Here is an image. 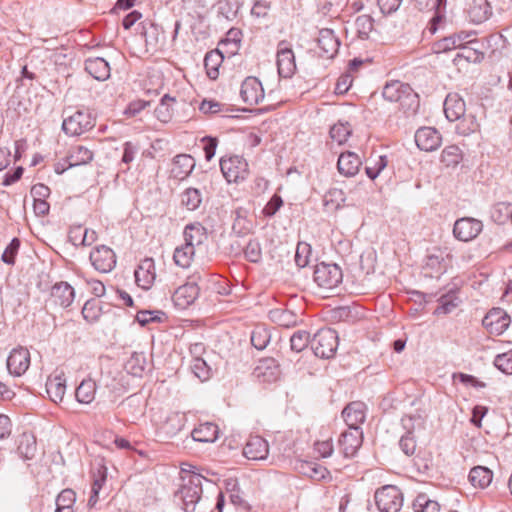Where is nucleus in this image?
Here are the masks:
<instances>
[{"mask_svg": "<svg viewBox=\"0 0 512 512\" xmlns=\"http://www.w3.org/2000/svg\"><path fill=\"white\" fill-rule=\"evenodd\" d=\"M204 477L198 473H188L182 477L183 484L175 493V498L182 503L185 512H194L196 504L202 494V480Z\"/></svg>", "mask_w": 512, "mask_h": 512, "instance_id": "1", "label": "nucleus"}, {"mask_svg": "<svg viewBox=\"0 0 512 512\" xmlns=\"http://www.w3.org/2000/svg\"><path fill=\"white\" fill-rule=\"evenodd\" d=\"M338 347V335L334 329H319L311 339V349L316 357L332 358Z\"/></svg>", "mask_w": 512, "mask_h": 512, "instance_id": "2", "label": "nucleus"}, {"mask_svg": "<svg viewBox=\"0 0 512 512\" xmlns=\"http://www.w3.org/2000/svg\"><path fill=\"white\" fill-rule=\"evenodd\" d=\"M376 506L380 512H399L403 506V493L395 485H385L374 494Z\"/></svg>", "mask_w": 512, "mask_h": 512, "instance_id": "3", "label": "nucleus"}, {"mask_svg": "<svg viewBox=\"0 0 512 512\" xmlns=\"http://www.w3.org/2000/svg\"><path fill=\"white\" fill-rule=\"evenodd\" d=\"M313 279L320 288L331 290L342 282L343 273L337 264L321 262L315 266Z\"/></svg>", "mask_w": 512, "mask_h": 512, "instance_id": "4", "label": "nucleus"}, {"mask_svg": "<svg viewBox=\"0 0 512 512\" xmlns=\"http://www.w3.org/2000/svg\"><path fill=\"white\" fill-rule=\"evenodd\" d=\"M95 126V118L88 110H77L64 118L63 131L71 136L80 135Z\"/></svg>", "mask_w": 512, "mask_h": 512, "instance_id": "5", "label": "nucleus"}, {"mask_svg": "<svg viewBox=\"0 0 512 512\" xmlns=\"http://www.w3.org/2000/svg\"><path fill=\"white\" fill-rule=\"evenodd\" d=\"M220 169L229 183H238L247 178L249 170L248 163L241 156L222 157Z\"/></svg>", "mask_w": 512, "mask_h": 512, "instance_id": "6", "label": "nucleus"}, {"mask_svg": "<svg viewBox=\"0 0 512 512\" xmlns=\"http://www.w3.org/2000/svg\"><path fill=\"white\" fill-rule=\"evenodd\" d=\"M449 254L440 248H434L429 252L423 262L422 270L425 277L439 278L449 265Z\"/></svg>", "mask_w": 512, "mask_h": 512, "instance_id": "7", "label": "nucleus"}, {"mask_svg": "<svg viewBox=\"0 0 512 512\" xmlns=\"http://www.w3.org/2000/svg\"><path fill=\"white\" fill-rule=\"evenodd\" d=\"M277 69L279 76L283 78H290L296 70L295 55L291 45L282 40L277 45Z\"/></svg>", "mask_w": 512, "mask_h": 512, "instance_id": "8", "label": "nucleus"}, {"mask_svg": "<svg viewBox=\"0 0 512 512\" xmlns=\"http://www.w3.org/2000/svg\"><path fill=\"white\" fill-rule=\"evenodd\" d=\"M483 229L480 220L464 217L456 220L453 227V234L456 239L468 242L476 238Z\"/></svg>", "mask_w": 512, "mask_h": 512, "instance_id": "9", "label": "nucleus"}, {"mask_svg": "<svg viewBox=\"0 0 512 512\" xmlns=\"http://www.w3.org/2000/svg\"><path fill=\"white\" fill-rule=\"evenodd\" d=\"M510 316L501 308L491 309L483 318L482 324L491 334L501 335L510 325Z\"/></svg>", "mask_w": 512, "mask_h": 512, "instance_id": "10", "label": "nucleus"}, {"mask_svg": "<svg viewBox=\"0 0 512 512\" xmlns=\"http://www.w3.org/2000/svg\"><path fill=\"white\" fill-rule=\"evenodd\" d=\"M362 441V430L360 428H349V430L343 432L339 438L341 453L346 458L355 456L362 445Z\"/></svg>", "mask_w": 512, "mask_h": 512, "instance_id": "11", "label": "nucleus"}, {"mask_svg": "<svg viewBox=\"0 0 512 512\" xmlns=\"http://www.w3.org/2000/svg\"><path fill=\"white\" fill-rule=\"evenodd\" d=\"M90 261L93 267L102 273L110 272L116 264V256L112 249L107 246L96 247L90 253Z\"/></svg>", "mask_w": 512, "mask_h": 512, "instance_id": "12", "label": "nucleus"}, {"mask_svg": "<svg viewBox=\"0 0 512 512\" xmlns=\"http://www.w3.org/2000/svg\"><path fill=\"white\" fill-rule=\"evenodd\" d=\"M280 365L274 358L261 359L254 368L253 376L261 382L273 383L280 378Z\"/></svg>", "mask_w": 512, "mask_h": 512, "instance_id": "13", "label": "nucleus"}, {"mask_svg": "<svg viewBox=\"0 0 512 512\" xmlns=\"http://www.w3.org/2000/svg\"><path fill=\"white\" fill-rule=\"evenodd\" d=\"M240 96L244 103L257 105L264 98V89L258 78L249 76L242 82Z\"/></svg>", "mask_w": 512, "mask_h": 512, "instance_id": "14", "label": "nucleus"}, {"mask_svg": "<svg viewBox=\"0 0 512 512\" xmlns=\"http://www.w3.org/2000/svg\"><path fill=\"white\" fill-rule=\"evenodd\" d=\"M441 141V134L433 127H421L415 133L417 147L426 152L438 149Z\"/></svg>", "mask_w": 512, "mask_h": 512, "instance_id": "15", "label": "nucleus"}, {"mask_svg": "<svg viewBox=\"0 0 512 512\" xmlns=\"http://www.w3.org/2000/svg\"><path fill=\"white\" fill-rule=\"evenodd\" d=\"M30 366V353L28 349L19 347L13 349L7 359L9 372L16 376L24 374Z\"/></svg>", "mask_w": 512, "mask_h": 512, "instance_id": "16", "label": "nucleus"}, {"mask_svg": "<svg viewBox=\"0 0 512 512\" xmlns=\"http://www.w3.org/2000/svg\"><path fill=\"white\" fill-rule=\"evenodd\" d=\"M135 284L143 290L151 288L155 280L154 261L146 258L138 265L134 271Z\"/></svg>", "mask_w": 512, "mask_h": 512, "instance_id": "17", "label": "nucleus"}, {"mask_svg": "<svg viewBox=\"0 0 512 512\" xmlns=\"http://www.w3.org/2000/svg\"><path fill=\"white\" fill-rule=\"evenodd\" d=\"M474 32L461 31L444 37L433 44V50L436 53H444L454 49H461L466 40L474 35Z\"/></svg>", "mask_w": 512, "mask_h": 512, "instance_id": "18", "label": "nucleus"}, {"mask_svg": "<svg viewBox=\"0 0 512 512\" xmlns=\"http://www.w3.org/2000/svg\"><path fill=\"white\" fill-rule=\"evenodd\" d=\"M269 453L267 441L260 436H253L247 441L243 455L249 460H264Z\"/></svg>", "mask_w": 512, "mask_h": 512, "instance_id": "19", "label": "nucleus"}, {"mask_svg": "<svg viewBox=\"0 0 512 512\" xmlns=\"http://www.w3.org/2000/svg\"><path fill=\"white\" fill-rule=\"evenodd\" d=\"M318 46L322 50L323 57L333 58L339 49L340 41L332 29H321L317 38Z\"/></svg>", "mask_w": 512, "mask_h": 512, "instance_id": "20", "label": "nucleus"}, {"mask_svg": "<svg viewBox=\"0 0 512 512\" xmlns=\"http://www.w3.org/2000/svg\"><path fill=\"white\" fill-rule=\"evenodd\" d=\"M200 288L196 282H187L178 287L173 294V301L181 308L191 305L199 296Z\"/></svg>", "mask_w": 512, "mask_h": 512, "instance_id": "21", "label": "nucleus"}, {"mask_svg": "<svg viewBox=\"0 0 512 512\" xmlns=\"http://www.w3.org/2000/svg\"><path fill=\"white\" fill-rule=\"evenodd\" d=\"M183 237L184 244L193 247L194 250L208 239L206 228L199 222L186 225Z\"/></svg>", "mask_w": 512, "mask_h": 512, "instance_id": "22", "label": "nucleus"}, {"mask_svg": "<svg viewBox=\"0 0 512 512\" xmlns=\"http://www.w3.org/2000/svg\"><path fill=\"white\" fill-rule=\"evenodd\" d=\"M195 160L191 155L179 154L173 159L171 175L175 179L184 180L187 178L195 167Z\"/></svg>", "mask_w": 512, "mask_h": 512, "instance_id": "23", "label": "nucleus"}, {"mask_svg": "<svg viewBox=\"0 0 512 512\" xmlns=\"http://www.w3.org/2000/svg\"><path fill=\"white\" fill-rule=\"evenodd\" d=\"M444 113L446 118L451 121H457L464 116L466 106L464 100L456 93L448 94L444 101Z\"/></svg>", "mask_w": 512, "mask_h": 512, "instance_id": "24", "label": "nucleus"}, {"mask_svg": "<svg viewBox=\"0 0 512 512\" xmlns=\"http://www.w3.org/2000/svg\"><path fill=\"white\" fill-rule=\"evenodd\" d=\"M361 164L360 157L356 153L346 151L340 154L337 168L340 174L352 177L358 173Z\"/></svg>", "mask_w": 512, "mask_h": 512, "instance_id": "25", "label": "nucleus"}, {"mask_svg": "<svg viewBox=\"0 0 512 512\" xmlns=\"http://www.w3.org/2000/svg\"><path fill=\"white\" fill-rule=\"evenodd\" d=\"M75 297L74 288L67 282L56 283L51 289V300L55 305L69 307Z\"/></svg>", "mask_w": 512, "mask_h": 512, "instance_id": "26", "label": "nucleus"}, {"mask_svg": "<svg viewBox=\"0 0 512 512\" xmlns=\"http://www.w3.org/2000/svg\"><path fill=\"white\" fill-rule=\"evenodd\" d=\"M46 392L54 402H61L66 392V379L63 373L51 375L46 381Z\"/></svg>", "mask_w": 512, "mask_h": 512, "instance_id": "27", "label": "nucleus"}, {"mask_svg": "<svg viewBox=\"0 0 512 512\" xmlns=\"http://www.w3.org/2000/svg\"><path fill=\"white\" fill-rule=\"evenodd\" d=\"M412 95V89L408 84L401 83L400 81H391L386 83L383 88L382 96L389 102L401 101L403 97Z\"/></svg>", "mask_w": 512, "mask_h": 512, "instance_id": "28", "label": "nucleus"}, {"mask_svg": "<svg viewBox=\"0 0 512 512\" xmlns=\"http://www.w3.org/2000/svg\"><path fill=\"white\" fill-rule=\"evenodd\" d=\"M467 13L472 23L481 24L492 15V8L487 0H473Z\"/></svg>", "mask_w": 512, "mask_h": 512, "instance_id": "29", "label": "nucleus"}, {"mask_svg": "<svg viewBox=\"0 0 512 512\" xmlns=\"http://www.w3.org/2000/svg\"><path fill=\"white\" fill-rule=\"evenodd\" d=\"M364 408L362 402H352L344 408L342 415L349 428H360L358 425L365 420Z\"/></svg>", "mask_w": 512, "mask_h": 512, "instance_id": "30", "label": "nucleus"}, {"mask_svg": "<svg viewBox=\"0 0 512 512\" xmlns=\"http://www.w3.org/2000/svg\"><path fill=\"white\" fill-rule=\"evenodd\" d=\"M85 70L98 81H104L110 76L108 62L100 57L87 59L85 61Z\"/></svg>", "mask_w": 512, "mask_h": 512, "instance_id": "31", "label": "nucleus"}, {"mask_svg": "<svg viewBox=\"0 0 512 512\" xmlns=\"http://www.w3.org/2000/svg\"><path fill=\"white\" fill-rule=\"evenodd\" d=\"M157 43L156 29H151L149 34L138 35L132 37V45H130V55L146 53L150 48H154Z\"/></svg>", "mask_w": 512, "mask_h": 512, "instance_id": "32", "label": "nucleus"}, {"mask_svg": "<svg viewBox=\"0 0 512 512\" xmlns=\"http://www.w3.org/2000/svg\"><path fill=\"white\" fill-rule=\"evenodd\" d=\"M194 441L202 443H212L218 439L219 428L211 422L201 423L191 432Z\"/></svg>", "mask_w": 512, "mask_h": 512, "instance_id": "33", "label": "nucleus"}, {"mask_svg": "<svg viewBox=\"0 0 512 512\" xmlns=\"http://www.w3.org/2000/svg\"><path fill=\"white\" fill-rule=\"evenodd\" d=\"M17 452L23 460L33 459L37 452L36 437L32 433H22L18 439Z\"/></svg>", "mask_w": 512, "mask_h": 512, "instance_id": "34", "label": "nucleus"}, {"mask_svg": "<svg viewBox=\"0 0 512 512\" xmlns=\"http://www.w3.org/2000/svg\"><path fill=\"white\" fill-rule=\"evenodd\" d=\"M234 222L232 225V230L238 235V236H244L250 233L253 228L254 224L252 220L248 219V210L243 207H238L234 211Z\"/></svg>", "mask_w": 512, "mask_h": 512, "instance_id": "35", "label": "nucleus"}, {"mask_svg": "<svg viewBox=\"0 0 512 512\" xmlns=\"http://www.w3.org/2000/svg\"><path fill=\"white\" fill-rule=\"evenodd\" d=\"M93 159V152L82 145L72 147L65 161L69 167L85 165Z\"/></svg>", "mask_w": 512, "mask_h": 512, "instance_id": "36", "label": "nucleus"}, {"mask_svg": "<svg viewBox=\"0 0 512 512\" xmlns=\"http://www.w3.org/2000/svg\"><path fill=\"white\" fill-rule=\"evenodd\" d=\"M269 318L279 326L290 328L297 325L298 316L290 310L276 308L269 312Z\"/></svg>", "mask_w": 512, "mask_h": 512, "instance_id": "37", "label": "nucleus"}, {"mask_svg": "<svg viewBox=\"0 0 512 512\" xmlns=\"http://www.w3.org/2000/svg\"><path fill=\"white\" fill-rule=\"evenodd\" d=\"M141 18L142 13L138 10L130 11V37H136L140 34H149L151 29H156L154 25L148 21L137 23Z\"/></svg>", "mask_w": 512, "mask_h": 512, "instance_id": "38", "label": "nucleus"}, {"mask_svg": "<svg viewBox=\"0 0 512 512\" xmlns=\"http://www.w3.org/2000/svg\"><path fill=\"white\" fill-rule=\"evenodd\" d=\"M492 478V471L483 466H476L469 472V481L474 487L485 488L491 483Z\"/></svg>", "mask_w": 512, "mask_h": 512, "instance_id": "39", "label": "nucleus"}, {"mask_svg": "<svg viewBox=\"0 0 512 512\" xmlns=\"http://www.w3.org/2000/svg\"><path fill=\"white\" fill-rule=\"evenodd\" d=\"M223 54L219 50L209 51L204 58V66L207 76L215 80L219 75V66L223 61Z\"/></svg>", "mask_w": 512, "mask_h": 512, "instance_id": "40", "label": "nucleus"}, {"mask_svg": "<svg viewBox=\"0 0 512 512\" xmlns=\"http://www.w3.org/2000/svg\"><path fill=\"white\" fill-rule=\"evenodd\" d=\"M183 428V420L177 413L170 414L160 425L159 431L167 438L174 437Z\"/></svg>", "mask_w": 512, "mask_h": 512, "instance_id": "41", "label": "nucleus"}, {"mask_svg": "<svg viewBox=\"0 0 512 512\" xmlns=\"http://www.w3.org/2000/svg\"><path fill=\"white\" fill-rule=\"evenodd\" d=\"M214 7L219 17L233 21L237 16L240 4L238 0H217Z\"/></svg>", "mask_w": 512, "mask_h": 512, "instance_id": "42", "label": "nucleus"}, {"mask_svg": "<svg viewBox=\"0 0 512 512\" xmlns=\"http://www.w3.org/2000/svg\"><path fill=\"white\" fill-rule=\"evenodd\" d=\"M96 383L92 379L83 380L76 388L75 397L79 403L89 404L95 398Z\"/></svg>", "mask_w": 512, "mask_h": 512, "instance_id": "43", "label": "nucleus"}, {"mask_svg": "<svg viewBox=\"0 0 512 512\" xmlns=\"http://www.w3.org/2000/svg\"><path fill=\"white\" fill-rule=\"evenodd\" d=\"M490 217L496 224H505L509 219L512 222V210L509 202H498L490 210Z\"/></svg>", "mask_w": 512, "mask_h": 512, "instance_id": "44", "label": "nucleus"}, {"mask_svg": "<svg viewBox=\"0 0 512 512\" xmlns=\"http://www.w3.org/2000/svg\"><path fill=\"white\" fill-rule=\"evenodd\" d=\"M76 493L72 489L62 490L56 498L55 512H74Z\"/></svg>", "mask_w": 512, "mask_h": 512, "instance_id": "45", "label": "nucleus"}, {"mask_svg": "<svg viewBox=\"0 0 512 512\" xmlns=\"http://www.w3.org/2000/svg\"><path fill=\"white\" fill-rule=\"evenodd\" d=\"M439 306L435 309V314H448L451 313L460 303L461 300L457 296L456 291L450 290L448 293L442 295L439 299Z\"/></svg>", "mask_w": 512, "mask_h": 512, "instance_id": "46", "label": "nucleus"}, {"mask_svg": "<svg viewBox=\"0 0 512 512\" xmlns=\"http://www.w3.org/2000/svg\"><path fill=\"white\" fill-rule=\"evenodd\" d=\"M195 250L191 246H187L184 243L175 248L173 259L177 266L182 268H188L194 258Z\"/></svg>", "mask_w": 512, "mask_h": 512, "instance_id": "47", "label": "nucleus"}, {"mask_svg": "<svg viewBox=\"0 0 512 512\" xmlns=\"http://www.w3.org/2000/svg\"><path fill=\"white\" fill-rule=\"evenodd\" d=\"M181 203L190 211L198 209L202 203V193L197 188H187L181 194Z\"/></svg>", "mask_w": 512, "mask_h": 512, "instance_id": "48", "label": "nucleus"}, {"mask_svg": "<svg viewBox=\"0 0 512 512\" xmlns=\"http://www.w3.org/2000/svg\"><path fill=\"white\" fill-rule=\"evenodd\" d=\"M271 339L268 328L263 325H257L251 333V344L257 350H263L267 347Z\"/></svg>", "mask_w": 512, "mask_h": 512, "instance_id": "49", "label": "nucleus"}, {"mask_svg": "<svg viewBox=\"0 0 512 512\" xmlns=\"http://www.w3.org/2000/svg\"><path fill=\"white\" fill-rule=\"evenodd\" d=\"M414 512H440L437 501L431 500L426 494H419L412 504Z\"/></svg>", "mask_w": 512, "mask_h": 512, "instance_id": "50", "label": "nucleus"}, {"mask_svg": "<svg viewBox=\"0 0 512 512\" xmlns=\"http://www.w3.org/2000/svg\"><path fill=\"white\" fill-rule=\"evenodd\" d=\"M459 59H464L469 63H480L484 59V52L480 48H471L465 43L456 54L454 62Z\"/></svg>", "mask_w": 512, "mask_h": 512, "instance_id": "51", "label": "nucleus"}, {"mask_svg": "<svg viewBox=\"0 0 512 512\" xmlns=\"http://www.w3.org/2000/svg\"><path fill=\"white\" fill-rule=\"evenodd\" d=\"M457 121L459 122L456 125V131L460 135L467 136L479 129V123L472 114H464V116Z\"/></svg>", "mask_w": 512, "mask_h": 512, "instance_id": "52", "label": "nucleus"}, {"mask_svg": "<svg viewBox=\"0 0 512 512\" xmlns=\"http://www.w3.org/2000/svg\"><path fill=\"white\" fill-rule=\"evenodd\" d=\"M310 334L305 330L295 331L290 337V349L293 352L299 353L303 351L308 345L311 346Z\"/></svg>", "mask_w": 512, "mask_h": 512, "instance_id": "53", "label": "nucleus"}, {"mask_svg": "<svg viewBox=\"0 0 512 512\" xmlns=\"http://www.w3.org/2000/svg\"><path fill=\"white\" fill-rule=\"evenodd\" d=\"M462 159V153L458 146L450 145L443 149L441 162L447 167H455Z\"/></svg>", "mask_w": 512, "mask_h": 512, "instance_id": "54", "label": "nucleus"}, {"mask_svg": "<svg viewBox=\"0 0 512 512\" xmlns=\"http://www.w3.org/2000/svg\"><path fill=\"white\" fill-rule=\"evenodd\" d=\"M374 19L370 15H360L355 20L357 35L361 39H368L373 30Z\"/></svg>", "mask_w": 512, "mask_h": 512, "instance_id": "55", "label": "nucleus"}, {"mask_svg": "<svg viewBox=\"0 0 512 512\" xmlns=\"http://www.w3.org/2000/svg\"><path fill=\"white\" fill-rule=\"evenodd\" d=\"M146 365V356L143 353L134 352L130 356V376L142 377Z\"/></svg>", "mask_w": 512, "mask_h": 512, "instance_id": "56", "label": "nucleus"}, {"mask_svg": "<svg viewBox=\"0 0 512 512\" xmlns=\"http://www.w3.org/2000/svg\"><path fill=\"white\" fill-rule=\"evenodd\" d=\"M163 315L164 313L159 310H142L137 312L134 322H137L141 327H146L150 323L160 322Z\"/></svg>", "mask_w": 512, "mask_h": 512, "instance_id": "57", "label": "nucleus"}, {"mask_svg": "<svg viewBox=\"0 0 512 512\" xmlns=\"http://www.w3.org/2000/svg\"><path fill=\"white\" fill-rule=\"evenodd\" d=\"M303 473L313 479L322 480L329 476L327 468L312 462H306L301 465Z\"/></svg>", "mask_w": 512, "mask_h": 512, "instance_id": "58", "label": "nucleus"}, {"mask_svg": "<svg viewBox=\"0 0 512 512\" xmlns=\"http://www.w3.org/2000/svg\"><path fill=\"white\" fill-rule=\"evenodd\" d=\"M191 370L193 374L202 382L208 380L211 377V368L202 358L197 357L193 359Z\"/></svg>", "mask_w": 512, "mask_h": 512, "instance_id": "59", "label": "nucleus"}, {"mask_svg": "<svg viewBox=\"0 0 512 512\" xmlns=\"http://www.w3.org/2000/svg\"><path fill=\"white\" fill-rule=\"evenodd\" d=\"M351 134L350 125L348 123H337L330 128V136L334 141L342 144Z\"/></svg>", "mask_w": 512, "mask_h": 512, "instance_id": "60", "label": "nucleus"}, {"mask_svg": "<svg viewBox=\"0 0 512 512\" xmlns=\"http://www.w3.org/2000/svg\"><path fill=\"white\" fill-rule=\"evenodd\" d=\"M244 254L247 260L257 263L262 256L260 242L257 239H250L244 248Z\"/></svg>", "mask_w": 512, "mask_h": 512, "instance_id": "61", "label": "nucleus"}, {"mask_svg": "<svg viewBox=\"0 0 512 512\" xmlns=\"http://www.w3.org/2000/svg\"><path fill=\"white\" fill-rule=\"evenodd\" d=\"M494 365L505 374L512 375V350L495 357Z\"/></svg>", "mask_w": 512, "mask_h": 512, "instance_id": "62", "label": "nucleus"}, {"mask_svg": "<svg viewBox=\"0 0 512 512\" xmlns=\"http://www.w3.org/2000/svg\"><path fill=\"white\" fill-rule=\"evenodd\" d=\"M82 315L88 322L96 321L100 316V308L96 300H87L82 308Z\"/></svg>", "mask_w": 512, "mask_h": 512, "instance_id": "63", "label": "nucleus"}, {"mask_svg": "<svg viewBox=\"0 0 512 512\" xmlns=\"http://www.w3.org/2000/svg\"><path fill=\"white\" fill-rule=\"evenodd\" d=\"M311 247L307 243H298L295 253V263L298 267L304 268L309 263Z\"/></svg>", "mask_w": 512, "mask_h": 512, "instance_id": "64", "label": "nucleus"}]
</instances>
